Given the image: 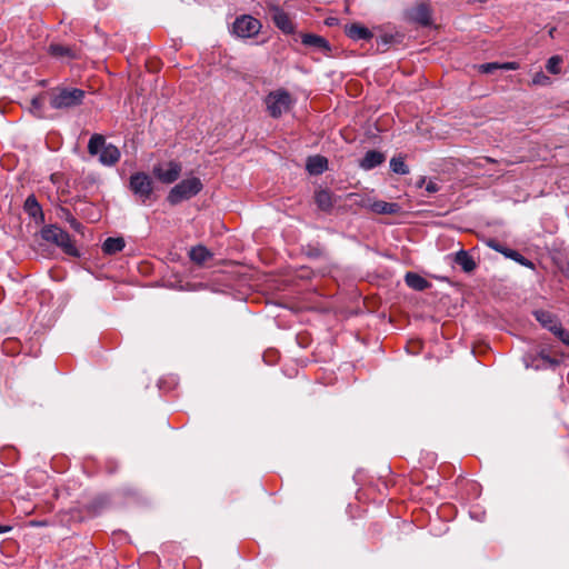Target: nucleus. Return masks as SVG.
Here are the masks:
<instances>
[{
	"label": "nucleus",
	"instance_id": "1",
	"mask_svg": "<svg viewBox=\"0 0 569 569\" xmlns=\"http://www.w3.org/2000/svg\"><path fill=\"white\" fill-rule=\"evenodd\" d=\"M86 91L78 88H56L50 92V106L53 109L69 110L82 104Z\"/></svg>",
	"mask_w": 569,
	"mask_h": 569
},
{
	"label": "nucleus",
	"instance_id": "2",
	"mask_svg": "<svg viewBox=\"0 0 569 569\" xmlns=\"http://www.w3.org/2000/svg\"><path fill=\"white\" fill-rule=\"evenodd\" d=\"M88 152L91 156L99 154V161L103 166H113L116 164L120 159V150L111 144L106 143V139L101 134H93L88 143Z\"/></svg>",
	"mask_w": 569,
	"mask_h": 569
},
{
	"label": "nucleus",
	"instance_id": "3",
	"mask_svg": "<svg viewBox=\"0 0 569 569\" xmlns=\"http://www.w3.org/2000/svg\"><path fill=\"white\" fill-rule=\"evenodd\" d=\"M202 187L201 180L197 177L184 179L170 190L167 200L170 204L176 206L197 196L202 190Z\"/></svg>",
	"mask_w": 569,
	"mask_h": 569
},
{
	"label": "nucleus",
	"instance_id": "4",
	"mask_svg": "<svg viewBox=\"0 0 569 569\" xmlns=\"http://www.w3.org/2000/svg\"><path fill=\"white\" fill-rule=\"evenodd\" d=\"M293 102L291 94L284 89L271 91L264 99L267 110L272 118H280L287 113Z\"/></svg>",
	"mask_w": 569,
	"mask_h": 569
},
{
	"label": "nucleus",
	"instance_id": "5",
	"mask_svg": "<svg viewBox=\"0 0 569 569\" xmlns=\"http://www.w3.org/2000/svg\"><path fill=\"white\" fill-rule=\"evenodd\" d=\"M42 238L60 247L67 254L78 257L79 252L70 234L58 226H47L41 231Z\"/></svg>",
	"mask_w": 569,
	"mask_h": 569
},
{
	"label": "nucleus",
	"instance_id": "6",
	"mask_svg": "<svg viewBox=\"0 0 569 569\" xmlns=\"http://www.w3.org/2000/svg\"><path fill=\"white\" fill-rule=\"evenodd\" d=\"M129 189L142 203H146L151 198L153 182L146 172H136L130 177Z\"/></svg>",
	"mask_w": 569,
	"mask_h": 569
},
{
	"label": "nucleus",
	"instance_id": "7",
	"mask_svg": "<svg viewBox=\"0 0 569 569\" xmlns=\"http://www.w3.org/2000/svg\"><path fill=\"white\" fill-rule=\"evenodd\" d=\"M181 163L177 161H166L153 166V177L164 184H170L177 181L181 174Z\"/></svg>",
	"mask_w": 569,
	"mask_h": 569
},
{
	"label": "nucleus",
	"instance_id": "8",
	"mask_svg": "<svg viewBox=\"0 0 569 569\" xmlns=\"http://www.w3.org/2000/svg\"><path fill=\"white\" fill-rule=\"evenodd\" d=\"M261 22L249 14L238 17L232 24V32L239 38H252L261 30Z\"/></svg>",
	"mask_w": 569,
	"mask_h": 569
},
{
	"label": "nucleus",
	"instance_id": "9",
	"mask_svg": "<svg viewBox=\"0 0 569 569\" xmlns=\"http://www.w3.org/2000/svg\"><path fill=\"white\" fill-rule=\"evenodd\" d=\"M406 19L410 22L427 27L431 23V11L427 3H418L405 12Z\"/></svg>",
	"mask_w": 569,
	"mask_h": 569
},
{
	"label": "nucleus",
	"instance_id": "10",
	"mask_svg": "<svg viewBox=\"0 0 569 569\" xmlns=\"http://www.w3.org/2000/svg\"><path fill=\"white\" fill-rule=\"evenodd\" d=\"M271 12L272 21L278 29H280L286 34H291L295 32V26L287 12H284L279 7H272Z\"/></svg>",
	"mask_w": 569,
	"mask_h": 569
},
{
	"label": "nucleus",
	"instance_id": "11",
	"mask_svg": "<svg viewBox=\"0 0 569 569\" xmlns=\"http://www.w3.org/2000/svg\"><path fill=\"white\" fill-rule=\"evenodd\" d=\"M315 202L321 211L330 212L337 202V198L330 190L320 189L315 193Z\"/></svg>",
	"mask_w": 569,
	"mask_h": 569
},
{
	"label": "nucleus",
	"instance_id": "12",
	"mask_svg": "<svg viewBox=\"0 0 569 569\" xmlns=\"http://www.w3.org/2000/svg\"><path fill=\"white\" fill-rule=\"evenodd\" d=\"M536 320L546 329L555 335L557 329L561 326L556 315L547 310L533 311Z\"/></svg>",
	"mask_w": 569,
	"mask_h": 569
},
{
	"label": "nucleus",
	"instance_id": "13",
	"mask_svg": "<svg viewBox=\"0 0 569 569\" xmlns=\"http://www.w3.org/2000/svg\"><path fill=\"white\" fill-rule=\"evenodd\" d=\"M301 41L305 46L312 47L320 52H329L331 50L328 40L318 34L305 33L301 36Z\"/></svg>",
	"mask_w": 569,
	"mask_h": 569
},
{
	"label": "nucleus",
	"instance_id": "14",
	"mask_svg": "<svg viewBox=\"0 0 569 569\" xmlns=\"http://www.w3.org/2000/svg\"><path fill=\"white\" fill-rule=\"evenodd\" d=\"M346 34L355 40H370L373 37V33L365 26L359 23H351L345 27Z\"/></svg>",
	"mask_w": 569,
	"mask_h": 569
},
{
	"label": "nucleus",
	"instance_id": "15",
	"mask_svg": "<svg viewBox=\"0 0 569 569\" xmlns=\"http://www.w3.org/2000/svg\"><path fill=\"white\" fill-rule=\"evenodd\" d=\"M306 169L310 174H321L328 169V160L323 156H311L307 159Z\"/></svg>",
	"mask_w": 569,
	"mask_h": 569
},
{
	"label": "nucleus",
	"instance_id": "16",
	"mask_svg": "<svg viewBox=\"0 0 569 569\" xmlns=\"http://www.w3.org/2000/svg\"><path fill=\"white\" fill-rule=\"evenodd\" d=\"M386 160L382 152L377 150H369L360 161V168L363 170H371L380 166Z\"/></svg>",
	"mask_w": 569,
	"mask_h": 569
},
{
	"label": "nucleus",
	"instance_id": "17",
	"mask_svg": "<svg viewBox=\"0 0 569 569\" xmlns=\"http://www.w3.org/2000/svg\"><path fill=\"white\" fill-rule=\"evenodd\" d=\"M370 209L378 214H396L400 211V206L397 202L378 200L370 204Z\"/></svg>",
	"mask_w": 569,
	"mask_h": 569
},
{
	"label": "nucleus",
	"instance_id": "18",
	"mask_svg": "<svg viewBox=\"0 0 569 569\" xmlns=\"http://www.w3.org/2000/svg\"><path fill=\"white\" fill-rule=\"evenodd\" d=\"M405 280L408 287L417 291H423L430 287V282L428 280L415 272H407Z\"/></svg>",
	"mask_w": 569,
	"mask_h": 569
},
{
	"label": "nucleus",
	"instance_id": "19",
	"mask_svg": "<svg viewBox=\"0 0 569 569\" xmlns=\"http://www.w3.org/2000/svg\"><path fill=\"white\" fill-rule=\"evenodd\" d=\"M126 246L124 239L122 237H109L102 243V251L106 254H114L123 250Z\"/></svg>",
	"mask_w": 569,
	"mask_h": 569
},
{
	"label": "nucleus",
	"instance_id": "20",
	"mask_svg": "<svg viewBox=\"0 0 569 569\" xmlns=\"http://www.w3.org/2000/svg\"><path fill=\"white\" fill-rule=\"evenodd\" d=\"M455 262L460 266L465 272H471L477 267L473 258L465 250H460L456 253Z\"/></svg>",
	"mask_w": 569,
	"mask_h": 569
},
{
	"label": "nucleus",
	"instance_id": "21",
	"mask_svg": "<svg viewBox=\"0 0 569 569\" xmlns=\"http://www.w3.org/2000/svg\"><path fill=\"white\" fill-rule=\"evenodd\" d=\"M211 257L212 253L201 244L192 247L189 251V258L197 264H203Z\"/></svg>",
	"mask_w": 569,
	"mask_h": 569
},
{
	"label": "nucleus",
	"instance_id": "22",
	"mask_svg": "<svg viewBox=\"0 0 569 569\" xmlns=\"http://www.w3.org/2000/svg\"><path fill=\"white\" fill-rule=\"evenodd\" d=\"M49 52L51 56H53L56 58H67V59H76L77 58V53L71 47L63 46L60 43L50 44Z\"/></svg>",
	"mask_w": 569,
	"mask_h": 569
},
{
	"label": "nucleus",
	"instance_id": "23",
	"mask_svg": "<svg viewBox=\"0 0 569 569\" xmlns=\"http://www.w3.org/2000/svg\"><path fill=\"white\" fill-rule=\"evenodd\" d=\"M498 69L516 70V69H518V63L517 62H505V63L489 62V63H483V64L479 66V71L481 73H492L493 71H496Z\"/></svg>",
	"mask_w": 569,
	"mask_h": 569
},
{
	"label": "nucleus",
	"instance_id": "24",
	"mask_svg": "<svg viewBox=\"0 0 569 569\" xmlns=\"http://www.w3.org/2000/svg\"><path fill=\"white\" fill-rule=\"evenodd\" d=\"M390 168L395 173L398 174H408L409 168L405 162L402 157H393L390 160Z\"/></svg>",
	"mask_w": 569,
	"mask_h": 569
},
{
	"label": "nucleus",
	"instance_id": "25",
	"mask_svg": "<svg viewBox=\"0 0 569 569\" xmlns=\"http://www.w3.org/2000/svg\"><path fill=\"white\" fill-rule=\"evenodd\" d=\"M59 217L61 219L66 220L73 230H76V231L81 230V228H82L81 223L73 217V214L70 212L69 209L60 208Z\"/></svg>",
	"mask_w": 569,
	"mask_h": 569
},
{
	"label": "nucleus",
	"instance_id": "26",
	"mask_svg": "<svg viewBox=\"0 0 569 569\" xmlns=\"http://www.w3.org/2000/svg\"><path fill=\"white\" fill-rule=\"evenodd\" d=\"M503 256L519 262L525 267L533 268V263L516 250L508 248L506 249V252H503Z\"/></svg>",
	"mask_w": 569,
	"mask_h": 569
},
{
	"label": "nucleus",
	"instance_id": "27",
	"mask_svg": "<svg viewBox=\"0 0 569 569\" xmlns=\"http://www.w3.org/2000/svg\"><path fill=\"white\" fill-rule=\"evenodd\" d=\"M26 210L30 216L36 217L38 213H41V208L34 196H29L24 202Z\"/></svg>",
	"mask_w": 569,
	"mask_h": 569
},
{
	"label": "nucleus",
	"instance_id": "28",
	"mask_svg": "<svg viewBox=\"0 0 569 569\" xmlns=\"http://www.w3.org/2000/svg\"><path fill=\"white\" fill-rule=\"evenodd\" d=\"M562 60L560 57L558 56H553L551 58L548 59L547 61V64H546V69L552 73V74H557L560 72V64H561Z\"/></svg>",
	"mask_w": 569,
	"mask_h": 569
},
{
	"label": "nucleus",
	"instance_id": "29",
	"mask_svg": "<svg viewBox=\"0 0 569 569\" xmlns=\"http://www.w3.org/2000/svg\"><path fill=\"white\" fill-rule=\"evenodd\" d=\"M555 336L561 341L563 342L566 346L569 347V331H567L566 329L562 328V326H560L557 331L555 332Z\"/></svg>",
	"mask_w": 569,
	"mask_h": 569
},
{
	"label": "nucleus",
	"instance_id": "30",
	"mask_svg": "<svg viewBox=\"0 0 569 569\" xmlns=\"http://www.w3.org/2000/svg\"><path fill=\"white\" fill-rule=\"evenodd\" d=\"M41 109H42V99H41V97H34L31 100V111L34 114L40 117Z\"/></svg>",
	"mask_w": 569,
	"mask_h": 569
},
{
	"label": "nucleus",
	"instance_id": "31",
	"mask_svg": "<svg viewBox=\"0 0 569 569\" xmlns=\"http://www.w3.org/2000/svg\"><path fill=\"white\" fill-rule=\"evenodd\" d=\"M487 244H488L491 249H493V250H496L497 252H500V253H502V254H503V252H506V249H507V248H506V247H503L499 241H497V240H495V239H490V240L487 242Z\"/></svg>",
	"mask_w": 569,
	"mask_h": 569
},
{
	"label": "nucleus",
	"instance_id": "32",
	"mask_svg": "<svg viewBox=\"0 0 569 569\" xmlns=\"http://www.w3.org/2000/svg\"><path fill=\"white\" fill-rule=\"evenodd\" d=\"M439 189H440L439 184L436 181L430 180L426 184V191L429 193L438 192Z\"/></svg>",
	"mask_w": 569,
	"mask_h": 569
},
{
	"label": "nucleus",
	"instance_id": "33",
	"mask_svg": "<svg viewBox=\"0 0 569 569\" xmlns=\"http://www.w3.org/2000/svg\"><path fill=\"white\" fill-rule=\"evenodd\" d=\"M540 357L545 362H547L551 367L557 366L559 363L558 360L549 357L548 355H545L543 352H541Z\"/></svg>",
	"mask_w": 569,
	"mask_h": 569
},
{
	"label": "nucleus",
	"instance_id": "34",
	"mask_svg": "<svg viewBox=\"0 0 569 569\" xmlns=\"http://www.w3.org/2000/svg\"><path fill=\"white\" fill-rule=\"evenodd\" d=\"M308 254L310 257H321L322 256V250L320 248H312L309 250Z\"/></svg>",
	"mask_w": 569,
	"mask_h": 569
},
{
	"label": "nucleus",
	"instance_id": "35",
	"mask_svg": "<svg viewBox=\"0 0 569 569\" xmlns=\"http://www.w3.org/2000/svg\"><path fill=\"white\" fill-rule=\"evenodd\" d=\"M381 41L383 44L392 43L393 36L392 34H383V36H381Z\"/></svg>",
	"mask_w": 569,
	"mask_h": 569
},
{
	"label": "nucleus",
	"instance_id": "36",
	"mask_svg": "<svg viewBox=\"0 0 569 569\" xmlns=\"http://www.w3.org/2000/svg\"><path fill=\"white\" fill-rule=\"evenodd\" d=\"M541 79H547V77L543 76L542 73H537L533 78V83H536V84L542 83Z\"/></svg>",
	"mask_w": 569,
	"mask_h": 569
},
{
	"label": "nucleus",
	"instance_id": "37",
	"mask_svg": "<svg viewBox=\"0 0 569 569\" xmlns=\"http://www.w3.org/2000/svg\"><path fill=\"white\" fill-rule=\"evenodd\" d=\"M337 23H338V19L337 18L330 17V18L326 19V24L329 26V27L335 26Z\"/></svg>",
	"mask_w": 569,
	"mask_h": 569
},
{
	"label": "nucleus",
	"instance_id": "38",
	"mask_svg": "<svg viewBox=\"0 0 569 569\" xmlns=\"http://www.w3.org/2000/svg\"><path fill=\"white\" fill-rule=\"evenodd\" d=\"M12 528L10 526L0 525V535L9 532Z\"/></svg>",
	"mask_w": 569,
	"mask_h": 569
},
{
	"label": "nucleus",
	"instance_id": "39",
	"mask_svg": "<svg viewBox=\"0 0 569 569\" xmlns=\"http://www.w3.org/2000/svg\"><path fill=\"white\" fill-rule=\"evenodd\" d=\"M426 182V178H421L418 186L421 187Z\"/></svg>",
	"mask_w": 569,
	"mask_h": 569
},
{
	"label": "nucleus",
	"instance_id": "40",
	"mask_svg": "<svg viewBox=\"0 0 569 569\" xmlns=\"http://www.w3.org/2000/svg\"><path fill=\"white\" fill-rule=\"evenodd\" d=\"M485 160L488 161V162H495V160L491 159V158H485Z\"/></svg>",
	"mask_w": 569,
	"mask_h": 569
}]
</instances>
